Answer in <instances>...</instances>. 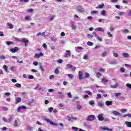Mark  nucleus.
Listing matches in <instances>:
<instances>
[{"instance_id": "31", "label": "nucleus", "mask_w": 131, "mask_h": 131, "mask_svg": "<svg viewBox=\"0 0 131 131\" xmlns=\"http://www.w3.org/2000/svg\"><path fill=\"white\" fill-rule=\"evenodd\" d=\"M39 67H40V69L42 72L45 71V70H43V68H42V64H41V63L39 64Z\"/></svg>"}, {"instance_id": "47", "label": "nucleus", "mask_w": 131, "mask_h": 131, "mask_svg": "<svg viewBox=\"0 0 131 131\" xmlns=\"http://www.w3.org/2000/svg\"><path fill=\"white\" fill-rule=\"evenodd\" d=\"M68 77H69L71 79H72L73 78V75L72 74H68Z\"/></svg>"}, {"instance_id": "58", "label": "nucleus", "mask_w": 131, "mask_h": 131, "mask_svg": "<svg viewBox=\"0 0 131 131\" xmlns=\"http://www.w3.org/2000/svg\"><path fill=\"white\" fill-rule=\"evenodd\" d=\"M111 64H117V62L116 61V60H113L111 62Z\"/></svg>"}, {"instance_id": "27", "label": "nucleus", "mask_w": 131, "mask_h": 131, "mask_svg": "<svg viewBox=\"0 0 131 131\" xmlns=\"http://www.w3.org/2000/svg\"><path fill=\"white\" fill-rule=\"evenodd\" d=\"M87 45H88V46H89L90 47H92V46H94V43H93L92 42H91V41H88L87 42Z\"/></svg>"}, {"instance_id": "7", "label": "nucleus", "mask_w": 131, "mask_h": 131, "mask_svg": "<svg viewBox=\"0 0 131 131\" xmlns=\"http://www.w3.org/2000/svg\"><path fill=\"white\" fill-rule=\"evenodd\" d=\"M18 51H19V49L17 47H15L14 49L11 48L10 49V52L11 53H16V52H18Z\"/></svg>"}, {"instance_id": "63", "label": "nucleus", "mask_w": 131, "mask_h": 131, "mask_svg": "<svg viewBox=\"0 0 131 131\" xmlns=\"http://www.w3.org/2000/svg\"><path fill=\"white\" fill-rule=\"evenodd\" d=\"M48 92L49 93H53V92H55V90L54 89H49Z\"/></svg>"}, {"instance_id": "11", "label": "nucleus", "mask_w": 131, "mask_h": 131, "mask_svg": "<svg viewBox=\"0 0 131 131\" xmlns=\"http://www.w3.org/2000/svg\"><path fill=\"white\" fill-rule=\"evenodd\" d=\"M22 101L21 97H17L15 100V104H19Z\"/></svg>"}, {"instance_id": "16", "label": "nucleus", "mask_w": 131, "mask_h": 131, "mask_svg": "<svg viewBox=\"0 0 131 131\" xmlns=\"http://www.w3.org/2000/svg\"><path fill=\"white\" fill-rule=\"evenodd\" d=\"M100 129H102V130H109V128L106 126H100Z\"/></svg>"}, {"instance_id": "39", "label": "nucleus", "mask_w": 131, "mask_h": 131, "mask_svg": "<svg viewBox=\"0 0 131 131\" xmlns=\"http://www.w3.org/2000/svg\"><path fill=\"white\" fill-rule=\"evenodd\" d=\"M72 120H77V118L75 117H73V116H72V117H71V121H72Z\"/></svg>"}, {"instance_id": "8", "label": "nucleus", "mask_w": 131, "mask_h": 131, "mask_svg": "<svg viewBox=\"0 0 131 131\" xmlns=\"http://www.w3.org/2000/svg\"><path fill=\"white\" fill-rule=\"evenodd\" d=\"M83 75V73L81 72V71L79 72V79L80 80L82 79H84V77H82Z\"/></svg>"}, {"instance_id": "37", "label": "nucleus", "mask_w": 131, "mask_h": 131, "mask_svg": "<svg viewBox=\"0 0 131 131\" xmlns=\"http://www.w3.org/2000/svg\"><path fill=\"white\" fill-rule=\"evenodd\" d=\"M126 111H127V110H126L125 108H122L121 110V112H122V113H125V112H126Z\"/></svg>"}, {"instance_id": "33", "label": "nucleus", "mask_w": 131, "mask_h": 131, "mask_svg": "<svg viewBox=\"0 0 131 131\" xmlns=\"http://www.w3.org/2000/svg\"><path fill=\"white\" fill-rule=\"evenodd\" d=\"M121 93H115V97H116L117 98L119 97V96H121Z\"/></svg>"}, {"instance_id": "28", "label": "nucleus", "mask_w": 131, "mask_h": 131, "mask_svg": "<svg viewBox=\"0 0 131 131\" xmlns=\"http://www.w3.org/2000/svg\"><path fill=\"white\" fill-rule=\"evenodd\" d=\"M85 93L88 94V95H89V96H92V95H93V93L90 91H85Z\"/></svg>"}, {"instance_id": "24", "label": "nucleus", "mask_w": 131, "mask_h": 131, "mask_svg": "<svg viewBox=\"0 0 131 131\" xmlns=\"http://www.w3.org/2000/svg\"><path fill=\"white\" fill-rule=\"evenodd\" d=\"M71 27H72V29H76V26H75L74 25V23H73V22L71 23Z\"/></svg>"}, {"instance_id": "6", "label": "nucleus", "mask_w": 131, "mask_h": 131, "mask_svg": "<svg viewBox=\"0 0 131 131\" xmlns=\"http://www.w3.org/2000/svg\"><path fill=\"white\" fill-rule=\"evenodd\" d=\"M43 53L40 52V53H36L34 55V58H40V57H43Z\"/></svg>"}, {"instance_id": "43", "label": "nucleus", "mask_w": 131, "mask_h": 131, "mask_svg": "<svg viewBox=\"0 0 131 131\" xmlns=\"http://www.w3.org/2000/svg\"><path fill=\"white\" fill-rule=\"evenodd\" d=\"M81 108H82V106H81V105H77V109L78 110H80V109H81Z\"/></svg>"}, {"instance_id": "14", "label": "nucleus", "mask_w": 131, "mask_h": 131, "mask_svg": "<svg viewBox=\"0 0 131 131\" xmlns=\"http://www.w3.org/2000/svg\"><path fill=\"white\" fill-rule=\"evenodd\" d=\"M96 31H100L101 32H104V30L101 27L97 28L95 29Z\"/></svg>"}, {"instance_id": "38", "label": "nucleus", "mask_w": 131, "mask_h": 131, "mask_svg": "<svg viewBox=\"0 0 131 131\" xmlns=\"http://www.w3.org/2000/svg\"><path fill=\"white\" fill-rule=\"evenodd\" d=\"M0 58L2 59V60H5V59H7V57H6L4 55H1L0 56Z\"/></svg>"}, {"instance_id": "30", "label": "nucleus", "mask_w": 131, "mask_h": 131, "mask_svg": "<svg viewBox=\"0 0 131 131\" xmlns=\"http://www.w3.org/2000/svg\"><path fill=\"white\" fill-rule=\"evenodd\" d=\"M89 104L91 105V106H94L95 105V102H94V101L91 100L89 102Z\"/></svg>"}, {"instance_id": "13", "label": "nucleus", "mask_w": 131, "mask_h": 131, "mask_svg": "<svg viewBox=\"0 0 131 131\" xmlns=\"http://www.w3.org/2000/svg\"><path fill=\"white\" fill-rule=\"evenodd\" d=\"M112 104H113V101H110L107 100L105 102V105H106V106H110L112 105Z\"/></svg>"}, {"instance_id": "57", "label": "nucleus", "mask_w": 131, "mask_h": 131, "mask_svg": "<svg viewBox=\"0 0 131 131\" xmlns=\"http://www.w3.org/2000/svg\"><path fill=\"white\" fill-rule=\"evenodd\" d=\"M88 58H89V55H84L83 57L84 60H88Z\"/></svg>"}, {"instance_id": "5", "label": "nucleus", "mask_w": 131, "mask_h": 131, "mask_svg": "<svg viewBox=\"0 0 131 131\" xmlns=\"http://www.w3.org/2000/svg\"><path fill=\"white\" fill-rule=\"evenodd\" d=\"M21 41H22V42H25V47H27V46H28V43L29 42V41L28 40V39L26 38H23L21 40Z\"/></svg>"}, {"instance_id": "12", "label": "nucleus", "mask_w": 131, "mask_h": 131, "mask_svg": "<svg viewBox=\"0 0 131 131\" xmlns=\"http://www.w3.org/2000/svg\"><path fill=\"white\" fill-rule=\"evenodd\" d=\"M27 130H28V131L33 130V126L28 125L27 127Z\"/></svg>"}, {"instance_id": "4", "label": "nucleus", "mask_w": 131, "mask_h": 131, "mask_svg": "<svg viewBox=\"0 0 131 131\" xmlns=\"http://www.w3.org/2000/svg\"><path fill=\"white\" fill-rule=\"evenodd\" d=\"M97 118L99 121H103L104 120V117H103V114H99Z\"/></svg>"}, {"instance_id": "52", "label": "nucleus", "mask_w": 131, "mask_h": 131, "mask_svg": "<svg viewBox=\"0 0 131 131\" xmlns=\"http://www.w3.org/2000/svg\"><path fill=\"white\" fill-rule=\"evenodd\" d=\"M102 81L103 82H108V80L106 79L105 78H103Z\"/></svg>"}, {"instance_id": "62", "label": "nucleus", "mask_w": 131, "mask_h": 131, "mask_svg": "<svg viewBox=\"0 0 131 131\" xmlns=\"http://www.w3.org/2000/svg\"><path fill=\"white\" fill-rule=\"evenodd\" d=\"M120 71H121V72H122V73H124V72H125L124 69L123 68H121L120 69Z\"/></svg>"}, {"instance_id": "9", "label": "nucleus", "mask_w": 131, "mask_h": 131, "mask_svg": "<svg viewBox=\"0 0 131 131\" xmlns=\"http://www.w3.org/2000/svg\"><path fill=\"white\" fill-rule=\"evenodd\" d=\"M57 94H58V95H59V96H58V98H60V99H63V98H64V97H65V95H64L63 94V93H62V92H57Z\"/></svg>"}, {"instance_id": "10", "label": "nucleus", "mask_w": 131, "mask_h": 131, "mask_svg": "<svg viewBox=\"0 0 131 131\" xmlns=\"http://www.w3.org/2000/svg\"><path fill=\"white\" fill-rule=\"evenodd\" d=\"M67 53L65 55H64V57L65 58H67V57H70V56H71V54L70 53V50H67L66 51Z\"/></svg>"}, {"instance_id": "51", "label": "nucleus", "mask_w": 131, "mask_h": 131, "mask_svg": "<svg viewBox=\"0 0 131 131\" xmlns=\"http://www.w3.org/2000/svg\"><path fill=\"white\" fill-rule=\"evenodd\" d=\"M123 77H124L125 78H127V77H128V75L126 74H124L122 75Z\"/></svg>"}, {"instance_id": "59", "label": "nucleus", "mask_w": 131, "mask_h": 131, "mask_svg": "<svg viewBox=\"0 0 131 131\" xmlns=\"http://www.w3.org/2000/svg\"><path fill=\"white\" fill-rule=\"evenodd\" d=\"M103 121H105V122L106 121H109V118H103Z\"/></svg>"}, {"instance_id": "48", "label": "nucleus", "mask_w": 131, "mask_h": 131, "mask_svg": "<svg viewBox=\"0 0 131 131\" xmlns=\"http://www.w3.org/2000/svg\"><path fill=\"white\" fill-rule=\"evenodd\" d=\"M87 36H88V37L89 38H93L94 37L93 35H91V34H87Z\"/></svg>"}, {"instance_id": "20", "label": "nucleus", "mask_w": 131, "mask_h": 131, "mask_svg": "<svg viewBox=\"0 0 131 131\" xmlns=\"http://www.w3.org/2000/svg\"><path fill=\"white\" fill-rule=\"evenodd\" d=\"M110 87L112 89H117V88H118V84H115L114 85H111Z\"/></svg>"}, {"instance_id": "17", "label": "nucleus", "mask_w": 131, "mask_h": 131, "mask_svg": "<svg viewBox=\"0 0 131 131\" xmlns=\"http://www.w3.org/2000/svg\"><path fill=\"white\" fill-rule=\"evenodd\" d=\"M113 114L114 115H115V116H120L121 114L120 113H119L118 112L116 111H114L113 112Z\"/></svg>"}, {"instance_id": "45", "label": "nucleus", "mask_w": 131, "mask_h": 131, "mask_svg": "<svg viewBox=\"0 0 131 131\" xmlns=\"http://www.w3.org/2000/svg\"><path fill=\"white\" fill-rule=\"evenodd\" d=\"M57 63H58L59 64H62V63H63V60H62V59L58 60Z\"/></svg>"}, {"instance_id": "22", "label": "nucleus", "mask_w": 131, "mask_h": 131, "mask_svg": "<svg viewBox=\"0 0 131 131\" xmlns=\"http://www.w3.org/2000/svg\"><path fill=\"white\" fill-rule=\"evenodd\" d=\"M122 56H124V58H128V57H129V55H128V54L126 53H122Z\"/></svg>"}, {"instance_id": "50", "label": "nucleus", "mask_w": 131, "mask_h": 131, "mask_svg": "<svg viewBox=\"0 0 131 131\" xmlns=\"http://www.w3.org/2000/svg\"><path fill=\"white\" fill-rule=\"evenodd\" d=\"M28 78H29V79H33V78H34V76L33 75H30L28 76Z\"/></svg>"}, {"instance_id": "32", "label": "nucleus", "mask_w": 131, "mask_h": 131, "mask_svg": "<svg viewBox=\"0 0 131 131\" xmlns=\"http://www.w3.org/2000/svg\"><path fill=\"white\" fill-rule=\"evenodd\" d=\"M126 86L127 88H128V89H129L130 90H131V84H130V83H127L126 84Z\"/></svg>"}, {"instance_id": "15", "label": "nucleus", "mask_w": 131, "mask_h": 131, "mask_svg": "<svg viewBox=\"0 0 131 131\" xmlns=\"http://www.w3.org/2000/svg\"><path fill=\"white\" fill-rule=\"evenodd\" d=\"M105 105V103L102 102V101H98V106L99 107H103V106Z\"/></svg>"}, {"instance_id": "3", "label": "nucleus", "mask_w": 131, "mask_h": 131, "mask_svg": "<svg viewBox=\"0 0 131 131\" xmlns=\"http://www.w3.org/2000/svg\"><path fill=\"white\" fill-rule=\"evenodd\" d=\"M77 9L78 12H80V13H83V12L85 11L84 8H82V7L80 6H77Z\"/></svg>"}, {"instance_id": "53", "label": "nucleus", "mask_w": 131, "mask_h": 131, "mask_svg": "<svg viewBox=\"0 0 131 131\" xmlns=\"http://www.w3.org/2000/svg\"><path fill=\"white\" fill-rule=\"evenodd\" d=\"M71 117H72V116H67V118L68 119V121H71Z\"/></svg>"}, {"instance_id": "18", "label": "nucleus", "mask_w": 131, "mask_h": 131, "mask_svg": "<svg viewBox=\"0 0 131 131\" xmlns=\"http://www.w3.org/2000/svg\"><path fill=\"white\" fill-rule=\"evenodd\" d=\"M125 123L127 127H131V122L126 121Z\"/></svg>"}, {"instance_id": "1", "label": "nucleus", "mask_w": 131, "mask_h": 131, "mask_svg": "<svg viewBox=\"0 0 131 131\" xmlns=\"http://www.w3.org/2000/svg\"><path fill=\"white\" fill-rule=\"evenodd\" d=\"M43 120L47 122H48V123H50V124H51L52 125H55V126L58 125V124L56 123H54L53 121L51 120L50 119L44 118Z\"/></svg>"}, {"instance_id": "29", "label": "nucleus", "mask_w": 131, "mask_h": 131, "mask_svg": "<svg viewBox=\"0 0 131 131\" xmlns=\"http://www.w3.org/2000/svg\"><path fill=\"white\" fill-rule=\"evenodd\" d=\"M104 4H102L101 5H99L98 7H96V9H102L103 7H104Z\"/></svg>"}, {"instance_id": "36", "label": "nucleus", "mask_w": 131, "mask_h": 131, "mask_svg": "<svg viewBox=\"0 0 131 131\" xmlns=\"http://www.w3.org/2000/svg\"><path fill=\"white\" fill-rule=\"evenodd\" d=\"M22 97H24V98H26V97H27V93H21Z\"/></svg>"}, {"instance_id": "35", "label": "nucleus", "mask_w": 131, "mask_h": 131, "mask_svg": "<svg viewBox=\"0 0 131 131\" xmlns=\"http://www.w3.org/2000/svg\"><path fill=\"white\" fill-rule=\"evenodd\" d=\"M101 98H102V95H101L100 94H98L97 95L96 99H101Z\"/></svg>"}, {"instance_id": "42", "label": "nucleus", "mask_w": 131, "mask_h": 131, "mask_svg": "<svg viewBox=\"0 0 131 131\" xmlns=\"http://www.w3.org/2000/svg\"><path fill=\"white\" fill-rule=\"evenodd\" d=\"M14 126H19V125H18V122L17 121V120H15L14 121Z\"/></svg>"}, {"instance_id": "44", "label": "nucleus", "mask_w": 131, "mask_h": 131, "mask_svg": "<svg viewBox=\"0 0 131 131\" xmlns=\"http://www.w3.org/2000/svg\"><path fill=\"white\" fill-rule=\"evenodd\" d=\"M72 129H73V130H75V131H77V130H78V128H77V127H76L73 126V127H72Z\"/></svg>"}, {"instance_id": "54", "label": "nucleus", "mask_w": 131, "mask_h": 131, "mask_svg": "<svg viewBox=\"0 0 131 131\" xmlns=\"http://www.w3.org/2000/svg\"><path fill=\"white\" fill-rule=\"evenodd\" d=\"M25 19L26 20H29V21H30V20H31V19L30 18V16H26L25 17Z\"/></svg>"}, {"instance_id": "25", "label": "nucleus", "mask_w": 131, "mask_h": 131, "mask_svg": "<svg viewBox=\"0 0 131 131\" xmlns=\"http://www.w3.org/2000/svg\"><path fill=\"white\" fill-rule=\"evenodd\" d=\"M7 25H8V27L10 29H13V25H12V24H10V23H8Z\"/></svg>"}, {"instance_id": "23", "label": "nucleus", "mask_w": 131, "mask_h": 131, "mask_svg": "<svg viewBox=\"0 0 131 131\" xmlns=\"http://www.w3.org/2000/svg\"><path fill=\"white\" fill-rule=\"evenodd\" d=\"M102 57H106L107 56V52L106 51H103L101 53Z\"/></svg>"}, {"instance_id": "61", "label": "nucleus", "mask_w": 131, "mask_h": 131, "mask_svg": "<svg viewBox=\"0 0 131 131\" xmlns=\"http://www.w3.org/2000/svg\"><path fill=\"white\" fill-rule=\"evenodd\" d=\"M50 49L52 50V51H54L56 49V47L54 46H51Z\"/></svg>"}, {"instance_id": "19", "label": "nucleus", "mask_w": 131, "mask_h": 131, "mask_svg": "<svg viewBox=\"0 0 131 131\" xmlns=\"http://www.w3.org/2000/svg\"><path fill=\"white\" fill-rule=\"evenodd\" d=\"M106 11L105 10H102L101 12H100V15L101 16H106Z\"/></svg>"}, {"instance_id": "26", "label": "nucleus", "mask_w": 131, "mask_h": 131, "mask_svg": "<svg viewBox=\"0 0 131 131\" xmlns=\"http://www.w3.org/2000/svg\"><path fill=\"white\" fill-rule=\"evenodd\" d=\"M3 69L6 71V72H8V67H7V65L4 64L3 66Z\"/></svg>"}, {"instance_id": "60", "label": "nucleus", "mask_w": 131, "mask_h": 131, "mask_svg": "<svg viewBox=\"0 0 131 131\" xmlns=\"http://www.w3.org/2000/svg\"><path fill=\"white\" fill-rule=\"evenodd\" d=\"M53 107L49 108V111L50 113H52L53 112Z\"/></svg>"}, {"instance_id": "46", "label": "nucleus", "mask_w": 131, "mask_h": 131, "mask_svg": "<svg viewBox=\"0 0 131 131\" xmlns=\"http://www.w3.org/2000/svg\"><path fill=\"white\" fill-rule=\"evenodd\" d=\"M19 1L21 3H28V2H29V0H19Z\"/></svg>"}, {"instance_id": "55", "label": "nucleus", "mask_w": 131, "mask_h": 131, "mask_svg": "<svg viewBox=\"0 0 131 131\" xmlns=\"http://www.w3.org/2000/svg\"><path fill=\"white\" fill-rule=\"evenodd\" d=\"M107 33L109 37H112V36H113V35L111 33H110V32H107Z\"/></svg>"}, {"instance_id": "41", "label": "nucleus", "mask_w": 131, "mask_h": 131, "mask_svg": "<svg viewBox=\"0 0 131 131\" xmlns=\"http://www.w3.org/2000/svg\"><path fill=\"white\" fill-rule=\"evenodd\" d=\"M20 108H21V109H23V110H25L27 109V107H26V106L25 105L20 106Z\"/></svg>"}, {"instance_id": "34", "label": "nucleus", "mask_w": 131, "mask_h": 131, "mask_svg": "<svg viewBox=\"0 0 131 131\" xmlns=\"http://www.w3.org/2000/svg\"><path fill=\"white\" fill-rule=\"evenodd\" d=\"M54 73L55 74H59V69L58 68L55 69L54 71Z\"/></svg>"}, {"instance_id": "56", "label": "nucleus", "mask_w": 131, "mask_h": 131, "mask_svg": "<svg viewBox=\"0 0 131 131\" xmlns=\"http://www.w3.org/2000/svg\"><path fill=\"white\" fill-rule=\"evenodd\" d=\"M68 96L69 98H72V95H71V92H69L68 93Z\"/></svg>"}, {"instance_id": "49", "label": "nucleus", "mask_w": 131, "mask_h": 131, "mask_svg": "<svg viewBox=\"0 0 131 131\" xmlns=\"http://www.w3.org/2000/svg\"><path fill=\"white\" fill-rule=\"evenodd\" d=\"M15 86L16 88H21V84L17 83L15 84Z\"/></svg>"}, {"instance_id": "2", "label": "nucleus", "mask_w": 131, "mask_h": 131, "mask_svg": "<svg viewBox=\"0 0 131 131\" xmlns=\"http://www.w3.org/2000/svg\"><path fill=\"white\" fill-rule=\"evenodd\" d=\"M96 119V117H95V115H91L87 117L86 120L88 121H93V120H94V119Z\"/></svg>"}, {"instance_id": "64", "label": "nucleus", "mask_w": 131, "mask_h": 131, "mask_svg": "<svg viewBox=\"0 0 131 131\" xmlns=\"http://www.w3.org/2000/svg\"><path fill=\"white\" fill-rule=\"evenodd\" d=\"M114 30H115V29H114V28H113V27H110V31H111L112 32V31H114Z\"/></svg>"}, {"instance_id": "21", "label": "nucleus", "mask_w": 131, "mask_h": 131, "mask_svg": "<svg viewBox=\"0 0 131 131\" xmlns=\"http://www.w3.org/2000/svg\"><path fill=\"white\" fill-rule=\"evenodd\" d=\"M5 43H6V45H7L8 46H11V45H13L14 42L11 41H6Z\"/></svg>"}, {"instance_id": "40", "label": "nucleus", "mask_w": 131, "mask_h": 131, "mask_svg": "<svg viewBox=\"0 0 131 131\" xmlns=\"http://www.w3.org/2000/svg\"><path fill=\"white\" fill-rule=\"evenodd\" d=\"M90 76V74H89V73H85V77H84V78H88V77H89Z\"/></svg>"}]
</instances>
